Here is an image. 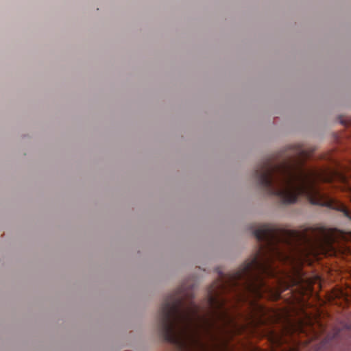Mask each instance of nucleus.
<instances>
[{
    "mask_svg": "<svg viewBox=\"0 0 351 351\" xmlns=\"http://www.w3.org/2000/svg\"><path fill=\"white\" fill-rule=\"evenodd\" d=\"M253 234L260 243L256 254L238 270L220 274L208 290L204 313L191 291L184 287L165 298L158 311V328L164 340L177 351H224L230 336L265 324L267 310L258 300H277L281 294L265 278L277 274L275 261L304 262V229L263 224Z\"/></svg>",
    "mask_w": 351,
    "mask_h": 351,
    "instance_id": "nucleus-1",
    "label": "nucleus"
},
{
    "mask_svg": "<svg viewBox=\"0 0 351 351\" xmlns=\"http://www.w3.org/2000/svg\"><path fill=\"white\" fill-rule=\"evenodd\" d=\"M308 156L302 146H291L278 156L261 162L254 171V178L267 195L277 196L282 204H294L301 195L311 204L341 212L351 221V213L345 205L316 186L317 182H344L345 176L335 169H306Z\"/></svg>",
    "mask_w": 351,
    "mask_h": 351,
    "instance_id": "nucleus-2",
    "label": "nucleus"
},
{
    "mask_svg": "<svg viewBox=\"0 0 351 351\" xmlns=\"http://www.w3.org/2000/svg\"><path fill=\"white\" fill-rule=\"evenodd\" d=\"M290 280H291V282H290V283L289 285H287V287L286 289H288L289 287L294 286V285H297L300 284L302 282V279L299 276V274H297V276L295 278L291 277Z\"/></svg>",
    "mask_w": 351,
    "mask_h": 351,
    "instance_id": "nucleus-3",
    "label": "nucleus"
},
{
    "mask_svg": "<svg viewBox=\"0 0 351 351\" xmlns=\"http://www.w3.org/2000/svg\"><path fill=\"white\" fill-rule=\"evenodd\" d=\"M292 351H295V350H293Z\"/></svg>",
    "mask_w": 351,
    "mask_h": 351,
    "instance_id": "nucleus-4",
    "label": "nucleus"
}]
</instances>
